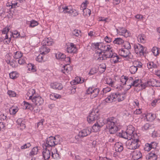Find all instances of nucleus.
<instances>
[{"mask_svg": "<svg viewBox=\"0 0 160 160\" xmlns=\"http://www.w3.org/2000/svg\"><path fill=\"white\" fill-rule=\"evenodd\" d=\"M103 122H97L92 126V129L93 132H98L99 129L105 124L106 128L109 129V132L111 134H114L118 130V128L116 124V119L113 117H109L107 119L103 120Z\"/></svg>", "mask_w": 160, "mask_h": 160, "instance_id": "f257e3e1", "label": "nucleus"}, {"mask_svg": "<svg viewBox=\"0 0 160 160\" xmlns=\"http://www.w3.org/2000/svg\"><path fill=\"white\" fill-rule=\"evenodd\" d=\"M108 58H111L110 60L112 63H116L120 62L119 60L120 59V58L119 57L116 53H113L112 51H111V52L104 54V56L99 57L98 58L97 60H105Z\"/></svg>", "mask_w": 160, "mask_h": 160, "instance_id": "f03ea898", "label": "nucleus"}, {"mask_svg": "<svg viewBox=\"0 0 160 160\" xmlns=\"http://www.w3.org/2000/svg\"><path fill=\"white\" fill-rule=\"evenodd\" d=\"M125 93L121 94L119 93H113L108 96L106 99V101L107 102H112L116 101L117 99L118 102L122 101L124 100Z\"/></svg>", "mask_w": 160, "mask_h": 160, "instance_id": "7ed1b4c3", "label": "nucleus"}, {"mask_svg": "<svg viewBox=\"0 0 160 160\" xmlns=\"http://www.w3.org/2000/svg\"><path fill=\"white\" fill-rule=\"evenodd\" d=\"M98 110H93L87 117V121L89 123H92L93 121L98 120V118L99 114Z\"/></svg>", "mask_w": 160, "mask_h": 160, "instance_id": "20e7f679", "label": "nucleus"}, {"mask_svg": "<svg viewBox=\"0 0 160 160\" xmlns=\"http://www.w3.org/2000/svg\"><path fill=\"white\" fill-rule=\"evenodd\" d=\"M126 145L128 149L131 150L136 149L140 146L137 139L136 141H134L131 140V139H129V140L126 142Z\"/></svg>", "mask_w": 160, "mask_h": 160, "instance_id": "39448f33", "label": "nucleus"}, {"mask_svg": "<svg viewBox=\"0 0 160 160\" xmlns=\"http://www.w3.org/2000/svg\"><path fill=\"white\" fill-rule=\"evenodd\" d=\"M56 138L55 137L52 136L48 138H47V140L45 143L43 145V148H48L49 147L54 146L57 144L55 140Z\"/></svg>", "mask_w": 160, "mask_h": 160, "instance_id": "423d86ee", "label": "nucleus"}, {"mask_svg": "<svg viewBox=\"0 0 160 160\" xmlns=\"http://www.w3.org/2000/svg\"><path fill=\"white\" fill-rule=\"evenodd\" d=\"M99 90L98 88H94L93 87H89L86 90V94H91L92 98L96 97L99 93Z\"/></svg>", "mask_w": 160, "mask_h": 160, "instance_id": "0eeeda50", "label": "nucleus"}, {"mask_svg": "<svg viewBox=\"0 0 160 160\" xmlns=\"http://www.w3.org/2000/svg\"><path fill=\"white\" fill-rule=\"evenodd\" d=\"M29 99L32 100L33 103L36 105H40L43 103V100L42 98L40 96H33L32 98V96H30L29 97Z\"/></svg>", "mask_w": 160, "mask_h": 160, "instance_id": "6e6552de", "label": "nucleus"}, {"mask_svg": "<svg viewBox=\"0 0 160 160\" xmlns=\"http://www.w3.org/2000/svg\"><path fill=\"white\" fill-rule=\"evenodd\" d=\"M135 51L137 54H139L140 55H144V50L146 48L145 47H143L140 44L134 45Z\"/></svg>", "mask_w": 160, "mask_h": 160, "instance_id": "1a4fd4ad", "label": "nucleus"}, {"mask_svg": "<svg viewBox=\"0 0 160 160\" xmlns=\"http://www.w3.org/2000/svg\"><path fill=\"white\" fill-rule=\"evenodd\" d=\"M91 128H88L83 129L79 132L78 136L81 138L86 137L90 134L91 133Z\"/></svg>", "mask_w": 160, "mask_h": 160, "instance_id": "9d476101", "label": "nucleus"}, {"mask_svg": "<svg viewBox=\"0 0 160 160\" xmlns=\"http://www.w3.org/2000/svg\"><path fill=\"white\" fill-rule=\"evenodd\" d=\"M66 51L69 53H74L77 51L76 47L72 43H71L67 45Z\"/></svg>", "mask_w": 160, "mask_h": 160, "instance_id": "9b49d317", "label": "nucleus"}, {"mask_svg": "<svg viewBox=\"0 0 160 160\" xmlns=\"http://www.w3.org/2000/svg\"><path fill=\"white\" fill-rule=\"evenodd\" d=\"M117 31L120 35H123L125 37H128L129 36L130 34L128 32L127 30L123 28H119L117 29Z\"/></svg>", "mask_w": 160, "mask_h": 160, "instance_id": "f8f14e48", "label": "nucleus"}, {"mask_svg": "<svg viewBox=\"0 0 160 160\" xmlns=\"http://www.w3.org/2000/svg\"><path fill=\"white\" fill-rule=\"evenodd\" d=\"M42 156L44 160H48L50 158V150L47 148H44L42 152Z\"/></svg>", "mask_w": 160, "mask_h": 160, "instance_id": "ddd939ff", "label": "nucleus"}, {"mask_svg": "<svg viewBox=\"0 0 160 160\" xmlns=\"http://www.w3.org/2000/svg\"><path fill=\"white\" fill-rule=\"evenodd\" d=\"M114 147L115 151L117 152H121L123 149L122 143L119 142H116L114 145Z\"/></svg>", "mask_w": 160, "mask_h": 160, "instance_id": "4468645a", "label": "nucleus"}, {"mask_svg": "<svg viewBox=\"0 0 160 160\" xmlns=\"http://www.w3.org/2000/svg\"><path fill=\"white\" fill-rule=\"evenodd\" d=\"M132 156L133 159L137 160L141 158L142 154L140 151H135L132 153Z\"/></svg>", "mask_w": 160, "mask_h": 160, "instance_id": "2eb2a0df", "label": "nucleus"}, {"mask_svg": "<svg viewBox=\"0 0 160 160\" xmlns=\"http://www.w3.org/2000/svg\"><path fill=\"white\" fill-rule=\"evenodd\" d=\"M84 7H82V5L81 6L80 9L82 10L83 12V15L84 16H90L91 13V11L90 9L88 8H86V6L85 3L83 4Z\"/></svg>", "mask_w": 160, "mask_h": 160, "instance_id": "dca6fc26", "label": "nucleus"}, {"mask_svg": "<svg viewBox=\"0 0 160 160\" xmlns=\"http://www.w3.org/2000/svg\"><path fill=\"white\" fill-rule=\"evenodd\" d=\"M119 53L120 56L126 58L128 57L129 55L130 54V52L129 50L122 49L119 51Z\"/></svg>", "mask_w": 160, "mask_h": 160, "instance_id": "f3484780", "label": "nucleus"}, {"mask_svg": "<svg viewBox=\"0 0 160 160\" xmlns=\"http://www.w3.org/2000/svg\"><path fill=\"white\" fill-rule=\"evenodd\" d=\"M104 44L102 42L94 43L92 44V46L96 49L100 50V51H102L103 50V47Z\"/></svg>", "mask_w": 160, "mask_h": 160, "instance_id": "a211bd4d", "label": "nucleus"}, {"mask_svg": "<svg viewBox=\"0 0 160 160\" xmlns=\"http://www.w3.org/2000/svg\"><path fill=\"white\" fill-rule=\"evenodd\" d=\"M50 86L51 87L54 89L61 90L63 88L62 86L61 83H58L57 82L51 83Z\"/></svg>", "mask_w": 160, "mask_h": 160, "instance_id": "6ab92c4d", "label": "nucleus"}, {"mask_svg": "<svg viewBox=\"0 0 160 160\" xmlns=\"http://www.w3.org/2000/svg\"><path fill=\"white\" fill-rule=\"evenodd\" d=\"M45 45L43 44L39 49L40 53L41 54H45L48 53L50 49L48 48Z\"/></svg>", "mask_w": 160, "mask_h": 160, "instance_id": "aec40b11", "label": "nucleus"}, {"mask_svg": "<svg viewBox=\"0 0 160 160\" xmlns=\"http://www.w3.org/2000/svg\"><path fill=\"white\" fill-rule=\"evenodd\" d=\"M53 43V40L51 38H46L43 41V44L45 45V46L52 45Z\"/></svg>", "mask_w": 160, "mask_h": 160, "instance_id": "412c9836", "label": "nucleus"}, {"mask_svg": "<svg viewBox=\"0 0 160 160\" xmlns=\"http://www.w3.org/2000/svg\"><path fill=\"white\" fill-rule=\"evenodd\" d=\"M103 48V50H102V51H100L98 52L99 54L102 53V52L104 53L106 52H107V53L108 52H111V51H112V50H111V48L110 47L109 45H104Z\"/></svg>", "mask_w": 160, "mask_h": 160, "instance_id": "4be33fe9", "label": "nucleus"}, {"mask_svg": "<svg viewBox=\"0 0 160 160\" xmlns=\"http://www.w3.org/2000/svg\"><path fill=\"white\" fill-rule=\"evenodd\" d=\"M146 158L147 159L150 160H156L157 157L154 153H149L146 156Z\"/></svg>", "mask_w": 160, "mask_h": 160, "instance_id": "5701e85b", "label": "nucleus"}, {"mask_svg": "<svg viewBox=\"0 0 160 160\" xmlns=\"http://www.w3.org/2000/svg\"><path fill=\"white\" fill-rule=\"evenodd\" d=\"M134 128L132 126H129L126 130V132L129 136H131L133 134Z\"/></svg>", "mask_w": 160, "mask_h": 160, "instance_id": "b1692460", "label": "nucleus"}, {"mask_svg": "<svg viewBox=\"0 0 160 160\" xmlns=\"http://www.w3.org/2000/svg\"><path fill=\"white\" fill-rule=\"evenodd\" d=\"M17 122L18 126V128H19L21 129H23L25 128V125L22 122L21 119L19 118L18 119Z\"/></svg>", "mask_w": 160, "mask_h": 160, "instance_id": "393cba45", "label": "nucleus"}, {"mask_svg": "<svg viewBox=\"0 0 160 160\" xmlns=\"http://www.w3.org/2000/svg\"><path fill=\"white\" fill-rule=\"evenodd\" d=\"M56 57L57 59L62 61L65 59L66 56L63 53L58 52L56 54Z\"/></svg>", "mask_w": 160, "mask_h": 160, "instance_id": "a878e982", "label": "nucleus"}, {"mask_svg": "<svg viewBox=\"0 0 160 160\" xmlns=\"http://www.w3.org/2000/svg\"><path fill=\"white\" fill-rule=\"evenodd\" d=\"M124 42V40L120 38H115L113 41L114 44H122Z\"/></svg>", "mask_w": 160, "mask_h": 160, "instance_id": "bb28decb", "label": "nucleus"}, {"mask_svg": "<svg viewBox=\"0 0 160 160\" xmlns=\"http://www.w3.org/2000/svg\"><path fill=\"white\" fill-rule=\"evenodd\" d=\"M18 108L17 107H12L9 110L10 113L12 115H14L18 111Z\"/></svg>", "mask_w": 160, "mask_h": 160, "instance_id": "cd10ccee", "label": "nucleus"}, {"mask_svg": "<svg viewBox=\"0 0 160 160\" xmlns=\"http://www.w3.org/2000/svg\"><path fill=\"white\" fill-rule=\"evenodd\" d=\"M24 107L25 109H30L32 110L33 109V108L32 107L31 104L30 103L26 102V101H24Z\"/></svg>", "mask_w": 160, "mask_h": 160, "instance_id": "c85d7f7f", "label": "nucleus"}, {"mask_svg": "<svg viewBox=\"0 0 160 160\" xmlns=\"http://www.w3.org/2000/svg\"><path fill=\"white\" fill-rule=\"evenodd\" d=\"M10 77L11 78L15 79L18 76V74L16 71H13L9 73Z\"/></svg>", "mask_w": 160, "mask_h": 160, "instance_id": "c756f323", "label": "nucleus"}, {"mask_svg": "<svg viewBox=\"0 0 160 160\" xmlns=\"http://www.w3.org/2000/svg\"><path fill=\"white\" fill-rule=\"evenodd\" d=\"M73 9L72 7L70 6L65 7V13H72L73 12Z\"/></svg>", "mask_w": 160, "mask_h": 160, "instance_id": "7c9ffc66", "label": "nucleus"}, {"mask_svg": "<svg viewBox=\"0 0 160 160\" xmlns=\"http://www.w3.org/2000/svg\"><path fill=\"white\" fill-rule=\"evenodd\" d=\"M51 157L53 159H59L60 158V155L57 150L55 153H53L52 152Z\"/></svg>", "mask_w": 160, "mask_h": 160, "instance_id": "2f4dec72", "label": "nucleus"}, {"mask_svg": "<svg viewBox=\"0 0 160 160\" xmlns=\"http://www.w3.org/2000/svg\"><path fill=\"white\" fill-rule=\"evenodd\" d=\"M138 70V68L134 65L131 66L129 68V71L132 74H134Z\"/></svg>", "mask_w": 160, "mask_h": 160, "instance_id": "473e14b6", "label": "nucleus"}, {"mask_svg": "<svg viewBox=\"0 0 160 160\" xmlns=\"http://www.w3.org/2000/svg\"><path fill=\"white\" fill-rule=\"evenodd\" d=\"M38 150V147H35L33 148L30 153L29 155L30 156H33L37 154Z\"/></svg>", "mask_w": 160, "mask_h": 160, "instance_id": "72a5a7b5", "label": "nucleus"}, {"mask_svg": "<svg viewBox=\"0 0 160 160\" xmlns=\"http://www.w3.org/2000/svg\"><path fill=\"white\" fill-rule=\"evenodd\" d=\"M123 47L125 48V49L128 50H129L131 48V46L130 43L128 41H125L124 42V43Z\"/></svg>", "mask_w": 160, "mask_h": 160, "instance_id": "f704fd0d", "label": "nucleus"}, {"mask_svg": "<svg viewBox=\"0 0 160 160\" xmlns=\"http://www.w3.org/2000/svg\"><path fill=\"white\" fill-rule=\"evenodd\" d=\"M22 56V54L21 52L17 51L15 53L13 57L15 59H18L21 58Z\"/></svg>", "mask_w": 160, "mask_h": 160, "instance_id": "c9c22d12", "label": "nucleus"}, {"mask_svg": "<svg viewBox=\"0 0 160 160\" xmlns=\"http://www.w3.org/2000/svg\"><path fill=\"white\" fill-rule=\"evenodd\" d=\"M139 80L138 79H136L135 81H133L132 83H131V84L129 85V87L128 88V89H129L132 86H135L136 87H137L138 86V84H136L138 83L139 82Z\"/></svg>", "mask_w": 160, "mask_h": 160, "instance_id": "e433bc0d", "label": "nucleus"}, {"mask_svg": "<svg viewBox=\"0 0 160 160\" xmlns=\"http://www.w3.org/2000/svg\"><path fill=\"white\" fill-rule=\"evenodd\" d=\"M29 68H28L29 70L30 69L33 72H35L36 71V68L35 66L32 64L29 63L28 64Z\"/></svg>", "mask_w": 160, "mask_h": 160, "instance_id": "4c0bfd02", "label": "nucleus"}, {"mask_svg": "<svg viewBox=\"0 0 160 160\" xmlns=\"http://www.w3.org/2000/svg\"><path fill=\"white\" fill-rule=\"evenodd\" d=\"M60 96L58 94L55 93H52L50 95V98L52 100H55L56 99H57L59 98Z\"/></svg>", "mask_w": 160, "mask_h": 160, "instance_id": "58836bf2", "label": "nucleus"}, {"mask_svg": "<svg viewBox=\"0 0 160 160\" xmlns=\"http://www.w3.org/2000/svg\"><path fill=\"white\" fill-rule=\"evenodd\" d=\"M152 51L155 56H157L159 54L158 48L156 47H153L152 49Z\"/></svg>", "mask_w": 160, "mask_h": 160, "instance_id": "ea45409f", "label": "nucleus"}, {"mask_svg": "<svg viewBox=\"0 0 160 160\" xmlns=\"http://www.w3.org/2000/svg\"><path fill=\"white\" fill-rule=\"evenodd\" d=\"M81 32L80 31L78 30V29H75L72 31V33L76 37H78L79 36Z\"/></svg>", "mask_w": 160, "mask_h": 160, "instance_id": "a19ab883", "label": "nucleus"}, {"mask_svg": "<svg viewBox=\"0 0 160 160\" xmlns=\"http://www.w3.org/2000/svg\"><path fill=\"white\" fill-rule=\"evenodd\" d=\"M148 67L149 69L151 68H156L157 66L156 64H154L153 62H150L148 64Z\"/></svg>", "mask_w": 160, "mask_h": 160, "instance_id": "79ce46f5", "label": "nucleus"}, {"mask_svg": "<svg viewBox=\"0 0 160 160\" xmlns=\"http://www.w3.org/2000/svg\"><path fill=\"white\" fill-rule=\"evenodd\" d=\"M145 36L144 35H141L138 37V39H140V42L142 43H145Z\"/></svg>", "mask_w": 160, "mask_h": 160, "instance_id": "37998d69", "label": "nucleus"}, {"mask_svg": "<svg viewBox=\"0 0 160 160\" xmlns=\"http://www.w3.org/2000/svg\"><path fill=\"white\" fill-rule=\"evenodd\" d=\"M133 64L137 68H141L142 66V64L141 62L138 61H135L133 62Z\"/></svg>", "mask_w": 160, "mask_h": 160, "instance_id": "c03bdc74", "label": "nucleus"}, {"mask_svg": "<svg viewBox=\"0 0 160 160\" xmlns=\"http://www.w3.org/2000/svg\"><path fill=\"white\" fill-rule=\"evenodd\" d=\"M84 82V79H82V80H81V78L80 77H77L75 79V82L76 83H82Z\"/></svg>", "mask_w": 160, "mask_h": 160, "instance_id": "a18cd8bd", "label": "nucleus"}, {"mask_svg": "<svg viewBox=\"0 0 160 160\" xmlns=\"http://www.w3.org/2000/svg\"><path fill=\"white\" fill-rule=\"evenodd\" d=\"M61 71L63 73L65 74L68 73L69 71L67 65L64 66L62 67Z\"/></svg>", "mask_w": 160, "mask_h": 160, "instance_id": "49530a36", "label": "nucleus"}, {"mask_svg": "<svg viewBox=\"0 0 160 160\" xmlns=\"http://www.w3.org/2000/svg\"><path fill=\"white\" fill-rule=\"evenodd\" d=\"M11 37L9 38H8V35H6L5 38L4 39L3 42L5 44H8L11 41Z\"/></svg>", "mask_w": 160, "mask_h": 160, "instance_id": "de8ad7c7", "label": "nucleus"}, {"mask_svg": "<svg viewBox=\"0 0 160 160\" xmlns=\"http://www.w3.org/2000/svg\"><path fill=\"white\" fill-rule=\"evenodd\" d=\"M38 24V22L36 21L32 20L31 21L30 24V26L31 27H34Z\"/></svg>", "mask_w": 160, "mask_h": 160, "instance_id": "09e8293b", "label": "nucleus"}, {"mask_svg": "<svg viewBox=\"0 0 160 160\" xmlns=\"http://www.w3.org/2000/svg\"><path fill=\"white\" fill-rule=\"evenodd\" d=\"M154 82H155V79L153 78L151 79L149 81H148V86L152 87H154Z\"/></svg>", "mask_w": 160, "mask_h": 160, "instance_id": "8fccbe9b", "label": "nucleus"}, {"mask_svg": "<svg viewBox=\"0 0 160 160\" xmlns=\"http://www.w3.org/2000/svg\"><path fill=\"white\" fill-rule=\"evenodd\" d=\"M131 136V140H133L136 141V140L137 139L138 140V142H139V140L137 134L133 133Z\"/></svg>", "mask_w": 160, "mask_h": 160, "instance_id": "3c124183", "label": "nucleus"}, {"mask_svg": "<svg viewBox=\"0 0 160 160\" xmlns=\"http://www.w3.org/2000/svg\"><path fill=\"white\" fill-rule=\"evenodd\" d=\"M128 77L122 76L121 78V82L123 83V85H125L126 84V82L128 81Z\"/></svg>", "mask_w": 160, "mask_h": 160, "instance_id": "603ef678", "label": "nucleus"}, {"mask_svg": "<svg viewBox=\"0 0 160 160\" xmlns=\"http://www.w3.org/2000/svg\"><path fill=\"white\" fill-rule=\"evenodd\" d=\"M151 148H152L150 144L148 143H147L145 144V147L144 148V149L145 151H149L151 150Z\"/></svg>", "mask_w": 160, "mask_h": 160, "instance_id": "864d4df0", "label": "nucleus"}, {"mask_svg": "<svg viewBox=\"0 0 160 160\" xmlns=\"http://www.w3.org/2000/svg\"><path fill=\"white\" fill-rule=\"evenodd\" d=\"M97 72V70L95 68H92L89 71V74L90 75H92L96 73Z\"/></svg>", "mask_w": 160, "mask_h": 160, "instance_id": "5fc2aeb1", "label": "nucleus"}, {"mask_svg": "<svg viewBox=\"0 0 160 160\" xmlns=\"http://www.w3.org/2000/svg\"><path fill=\"white\" fill-rule=\"evenodd\" d=\"M8 93L10 97H14L16 96V93L12 91H8Z\"/></svg>", "mask_w": 160, "mask_h": 160, "instance_id": "6e6d98bb", "label": "nucleus"}, {"mask_svg": "<svg viewBox=\"0 0 160 160\" xmlns=\"http://www.w3.org/2000/svg\"><path fill=\"white\" fill-rule=\"evenodd\" d=\"M16 62V61L13 60L12 61H9L8 62V63L9 64L10 66H12V67H15L16 65L15 63Z\"/></svg>", "mask_w": 160, "mask_h": 160, "instance_id": "4d7b16f0", "label": "nucleus"}, {"mask_svg": "<svg viewBox=\"0 0 160 160\" xmlns=\"http://www.w3.org/2000/svg\"><path fill=\"white\" fill-rule=\"evenodd\" d=\"M25 58H22V57L18 59V63L20 64H24L25 62Z\"/></svg>", "mask_w": 160, "mask_h": 160, "instance_id": "13d9d810", "label": "nucleus"}, {"mask_svg": "<svg viewBox=\"0 0 160 160\" xmlns=\"http://www.w3.org/2000/svg\"><path fill=\"white\" fill-rule=\"evenodd\" d=\"M31 145L30 144V143H28L25 144L23 146H22L21 147V148L22 149H24L27 148H29L31 146Z\"/></svg>", "mask_w": 160, "mask_h": 160, "instance_id": "bf43d9fd", "label": "nucleus"}, {"mask_svg": "<svg viewBox=\"0 0 160 160\" xmlns=\"http://www.w3.org/2000/svg\"><path fill=\"white\" fill-rule=\"evenodd\" d=\"M43 59V57L42 55H39L36 58V60L38 62H42Z\"/></svg>", "mask_w": 160, "mask_h": 160, "instance_id": "052dcab7", "label": "nucleus"}, {"mask_svg": "<svg viewBox=\"0 0 160 160\" xmlns=\"http://www.w3.org/2000/svg\"><path fill=\"white\" fill-rule=\"evenodd\" d=\"M128 136L129 135L126 132H123V138L128 139V140H129V139H131V137H130L128 138Z\"/></svg>", "mask_w": 160, "mask_h": 160, "instance_id": "680f3d73", "label": "nucleus"}, {"mask_svg": "<svg viewBox=\"0 0 160 160\" xmlns=\"http://www.w3.org/2000/svg\"><path fill=\"white\" fill-rule=\"evenodd\" d=\"M9 29L8 28H4L2 31V33L4 34H6V35H8V33L9 31Z\"/></svg>", "mask_w": 160, "mask_h": 160, "instance_id": "e2e57ef3", "label": "nucleus"}, {"mask_svg": "<svg viewBox=\"0 0 160 160\" xmlns=\"http://www.w3.org/2000/svg\"><path fill=\"white\" fill-rule=\"evenodd\" d=\"M150 125L148 123H147L142 127V129L145 130H147L149 129Z\"/></svg>", "mask_w": 160, "mask_h": 160, "instance_id": "0e129e2a", "label": "nucleus"}, {"mask_svg": "<svg viewBox=\"0 0 160 160\" xmlns=\"http://www.w3.org/2000/svg\"><path fill=\"white\" fill-rule=\"evenodd\" d=\"M107 83L109 86H111L112 87V86L114 83L113 82H112V79L110 78L109 79V80H107Z\"/></svg>", "mask_w": 160, "mask_h": 160, "instance_id": "69168bd1", "label": "nucleus"}, {"mask_svg": "<svg viewBox=\"0 0 160 160\" xmlns=\"http://www.w3.org/2000/svg\"><path fill=\"white\" fill-rule=\"evenodd\" d=\"M58 9H59V12H63L64 13H65V7H63L62 6H60L59 7Z\"/></svg>", "mask_w": 160, "mask_h": 160, "instance_id": "338daca9", "label": "nucleus"}, {"mask_svg": "<svg viewBox=\"0 0 160 160\" xmlns=\"http://www.w3.org/2000/svg\"><path fill=\"white\" fill-rule=\"evenodd\" d=\"M152 148H156L157 144L155 142H152L150 144Z\"/></svg>", "mask_w": 160, "mask_h": 160, "instance_id": "774afa93", "label": "nucleus"}]
</instances>
